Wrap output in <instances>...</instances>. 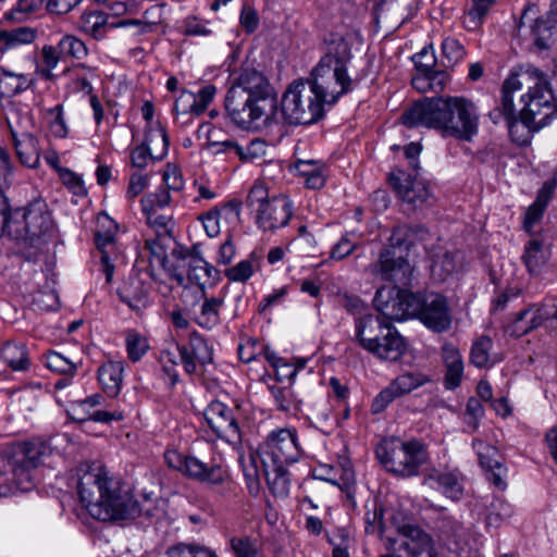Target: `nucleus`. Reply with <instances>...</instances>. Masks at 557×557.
I'll return each instance as SVG.
<instances>
[{"label":"nucleus","instance_id":"f257e3e1","mask_svg":"<svg viewBox=\"0 0 557 557\" xmlns=\"http://www.w3.org/2000/svg\"><path fill=\"white\" fill-rule=\"evenodd\" d=\"M77 475L79 500L94 519L116 522L134 520L141 515L153 516L151 509L143 508L104 467H81L77 469Z\"/></svg>","mask_w":557,"mask_h":557},{"label":"nucleus","instance_id":"f03ea898","mask_svg":"<svg viewBox=\"0 0 557 557\" xmlns=\"http://www.w3.org/2000/svg\"><path fill=\"white\" fill-rule=\"evenodd\" d=\"M408 127L424 126L470 141L479 132L475 104L465 97H434L416 102L401 116Z\"/></svg>","mask_w":557,"mask_h":557},{"label":"nucleus","instance_id":"7ed1b4c3","mask_svg":"<svg viewBox=\"0 0 557 557\" xmlns=\"http://www.w3.org/2000/svg\"><path fill=\"white\" fill-rule=\"evenodd\" d=\"M12 172L8 151L0 147V182L7 181ZM53 230V221L48 205L42 199H36L24 207L9 210L0 196V237L7 234L15 242L34 245L36 239Z\"/></svg>","mask_w":557,"mask_h":557},{"label":"nucleus","instance_id":"20e7f679","mask_svg":"<svg viewBox=\"0 0 557 557\" xmlns=\"http://www.w3.org/2000/svg\"><path fill=\"white\" fill-rule=\"evenodd\" d=\"M520 95V114L540 126H546L557 116V103L548 87L543 73L533 66L520 69L511 73L503 83L500 95L513 100V95Z\"/></svg>","mask_w":557,"mask_h":557},{"label":"nucleus","instance_id":"39448f33","mask_svg":"<svg viewBox=\"0 0 557 557\" xmlns=\"http://www.w3.org/2000/svg\"><path fill=\"white\" fill-rule=\"evenodd\" d=\"M258 454L268 483L274 491L285 494L288 490L286 466L297 461L301 456L297 431L293 428L271 431L259 445Z\"/></svg>","mask_w":557,"mask_h":557},{"label":"nucleus","instance_id":"423d86ee","mask_svg":"<svg viewBox=\"0 0 557 557\" xmlns=\"http://www.w3.org/2000/svg\"><path fill=\"white\" fill-rule=\"evenodd\" d=\"M225 110L231 121L242 129H262L270 126L277 112V99L247 96L243 89L230 88Z\"/></svg>","mask_w":557,"mask_h":557},{"label":"nucleus","instance_id":"0eeeda50","mask_svg":"<svg viewBox=\"0 0 557 557\" xmlns=\"http://www.w3.org/2000/svg\"><path fill=\"white\" fill-rule=\"evenodd\" d=\"M51 446L41 438H33L15 445L7 459L1 458L0 469L9 468L16 490L27 492L34 487L35 472L51 455Z\"/></svg>","mask_w":557,"mask_h":557},{"label":"nucleus","instance_id":"6e6552de","mask_svg":"<svg viewBox=\"0 0 557 557\" xmlns=\"http://www.w3.org/2000/svg\"><path fill=\"white\" fill-rule=\"evenodd\" d=\"M375 454L388 472L404 478L417 475L429 461L426 447L418 440H384L376 446Z\"/></svg>","mask_w":557,"mask_h":557},{"label":"nucleus","instance_id":"1a4fd4ad","mask_svg":"<svg viewBox=\"0 0 557 557\" xmlns=\"http://www.w3.org/2000/svg\"><path fill=\"white\" fill-rule=\"evenodd\" d=\"M247 206L256 212V223L264 232H273L288 224L293 215V202L285 195L269 197L264 183L256 182L246 199Z\"/></svg>","mask_w":557,"mask_h":557},{"label":"nucleus","instance_id":"9d476101","mask_svg":"<svg viewBox=\"0 0 557 557\" xmlns=\"http://www.w3.org/2000/svg\"><path fill=\"white\" fill-rule=\"evenodd\" d=\"M283 119L292 124H312L324 114V103L311 86L302 79L294 81L282 96Z\"/></svg>","mask_w":557,"mask_h":557},{"label":"nucleus","instance_id":"9b49d317","mask_svg":"<svg viewBox=\"0 0 557 557\" xmlns=\"http://www.w3.org/2000/svg\"><path fill=\"white\" fill-rule=\"evenodd\" d=\"M164 460L170 468L180 471L186 478L207 485H223L230 479L226 467L214 459L206 461L191 454L168 449L164 453Z\"/></svg>","mask_w":557,"mask_h":557},{"label":"nucleus","instance_id":"f8f14e48","mask_svg":"<svg viewBox=\"0 0 557 557\" xmlns=\"http://www.w3.org/2000/svg\"><path fill=\"white\" fill-rule=\"evenodd\" d=\"M323 103L333 104L351 90L352 81L347 69L331 64L330 57H322L306 81Z\"/></svg>","mask_w":557,"mask_h":557},{"label":"nucleus","instance_id":"ddd939ff","mask_svg":"<svg viewBox=\"0 0 557 557\" xmlns=\"http://www.w3.org/2000/svg\"><path fill=\"white\" fill-rule=\"evenodd\" d=\"M487 116L493 124L505 121L510 139L518 146L530 145L533 134L543 128L535 122L527 120V116L520 112L517 113L515 101L506 95H500L499 103L488 112Z\"/></svg>","mask_w":557,"mask_h":557},{"label":"nucleus","instance_id":"4468645a","mask_svg":"<svg viewBox=\"0 0 557 557\" xmlns=\"http://www.w3.org/2000/svg\"><path fill=\"white\" fill-rule=\"evenodd\" d=\"M388 181L398 197L411 209H422L435 203V197L429 185L404 171L398 170L392 173Z\"/></svg>","mask_w":557,"mask_h":557},{"label":"nucleus","instance_id":"2eb2a0df","mask_svg":"<svg viewBox=\"0 0 557 557\" xmlns=\"http://www.w3.org/2000/svg\"><path fill=\"white\" fill-rule=\"evenodd\" d=\"M369 270L384 281L401 285H407L411 275V267L404 256V250L391 244L382 250L379 260L370 264Z\"/></svg>","mask_w":557,"mask_h":557},{"label":"nucleus","instance_id":"dca6fc26","mask_svg":"<svg viewBox=\"0 0 557 557\" xmlns=\"http://www.w3.org/2000/svg\"><path fill=\"white\" fill-rule=\"evenodd\" d=\"M211 430L223 441L236 447L242 443V432L232 408L219 400L211 401L205 410Z\"/></svg>","mask_w":557,"mask_h":557},{"label":"nucleus","instance_id":"f3484780","mask_svg":"<svg viewBox=\"0 0 557 557\" xmlns=\"http://www.w3.org/2000/svg\"><path fill=\"white\" fill-rule=\"evenodd\" d=\"M430 381L429 375L422 372H405L398 375L375 396L371 405L372 412L384 411L394 399L411 393Z\"/></svg>","mask_w":557,"mask_h":557},{"label":"nucleus","instance_id":"a211bd4d","mask_svg":"<svg viewBox=\"0 0 557 557\" xmlns=\"http://www.w3.org/2000/svg\"><path fill=\"white\" fill-rule=\"evenodd\" d=\"M181 362L187 374H196L200 368L213 361V349L197 332L189 335L188 343L177 345Z\"/></svg>","mask_w":557,"mask_h":557},{"label":"nucleus","instance_id":"6ab92c4d","mask_svg":"<svg viewBox=\"0 0 557 557\" xmlns=\"http://www.w3.org/2000/svg\"><path fill=\"white\" fill-rule=\"evenodd\" d=\"M421 322L430 330L442 333L451 325V312L447 299L441 294L424 296Z\"/></svg>","mask_w":557,"mask_h":557},{"label":"nucleus","instance_id":"aec40b11","mask_svg":"<svg viewBox=\"0 0 557 557\" xmlns=\"http://www.w3.org/2000/svg\"><path fill=\"white\" fill-rule=\"evenodd\" d=\"M103 219L109 223L106 232L97 231L95 234V240L99 253V271L106 276V283L112 282L115 264L114 261L117 259V251L114 243V234L117 225L109 219L107 214H103L99 221Z\"/></svg>","mask_w":557,"mask_h":557},{"label":"nucleus","instance_id":"412c9836","mask_svg":"<svg viewBox=\"0 0 557 557\" xmlns=\"http://www.w3.org/2000/svg\"><path fill=\"white\" fill-rule=\"evenodd\" d=\"M472 445L476 451L481 467L487 473L488 481H491L498 490L504 491L507 486V482L505 480L507 469L498 449L481 440H474Z\"/></svg>","mask_w":557,"mask_h":557},{"label":"nucleus","instance_id":"4be33fe9","mask_svg":"<svg viewBox=\"0 0 557 557\" xmlns=\"http://www.w3.org/2000/svg\"><path fill=\"white\" fill-rule=\"evenodd\" d=\"M231 88L243 89L245 95L259 99H276L274 90L264 74L249 64L242 66Z\"/></svg>","mask_w":557,"mask_h":557},{"label":"nucleus","instance_id":"5701e85b","mask_svg":"<svg viewBox=\"0 0 557 557\" xmlns=\"http://www.w3.org/2000/svg\"><path fill=\"white\" fill-rule=\"evenodd\" d=\"M148 225L154 231L156 238L146 239V247L151 253L161 258L165 255L164 246L173 237L174 222L172 216L159 214L158 210L144 212Z\"/></svg>","mask_w":557,"mask_h":557},{"label":"nucleus","instance_id":"b1692460","mask_svg":"<svg viewBox=\"0 0 557 557\" xmlns=\"http://www.w3.org/2000/svg\"><path fill=\"white\" fill-rule=\"evenodd\" d=\"M406 349L407 345L404 337L393 325H389L381 335V338L375 341L369 352L383 360L397 361L403 357Z\"/></svg>","mask_w":557,"mask_h":557},{"label":"nucleus","instance_id":"393cba45","mask_svg":"<svg viewBox=\"0 0 557 557\" xmlns=\"http://www.w3.org/2000/svg\"><path fill=\"white\" fill-rule=\"evenodd\" d=\"M406 349L407 345L404 337L393 325H389L381 335V338L375 341L369 352L383 360L397 361L403 357Z\"/></svg>","mask_w":557,"mask_h":557},{"label":"nucleus","instance_id":"a878e982","mask_svg":"<svg viewBox=\"0 0 557 557\" xmlns=\"http://www.w3.org/2000/svg\"><path fill=\"white\" fill-rule=\"evenodd\" d=\"M424 484L438 488L451 500H459L463 495L462 475L454 471H431L424 479Z\"/></svg>","mask_w":557,"mask_h":557},{"label":"nucleus","instance_id":"bb28decb","mask_svg":"<svg viewBox=\"0 0 557 557\" xmlns=\"http://www.w3.org/2000/svg\"><path fill=\"white\" fill-rule=\"evenodd\" d=\"M104 401V398L100 394H94L83 400L76 401L73 410L81 414L79 420H92L96 422H110V421H120L124 419V414L122 411H107L102 409H97V407L101 406Z\"/></svg>","mask_w":557,"mask_h":557},{"label":"nucleus","instance_id":"cd10ccee","mask_svg":"<svg viewBox=\"0 0 557 557\" xmlns=\"http://www.w3.org/2000/svg\"><path fill=\"white\" fill-rule=\"evenodd\" d=\"M373 302L376 310L385 319L392 321L404 320L401 289L395 286L381 287L376 290Z\"/></svg>","mask_w":557,"mask_h":557},{"label":"nucleus","instance_id":"c85d7f7f","mask_svg":"<svg viewBox=\"0 0 557 557\" xmlns=\"http://www.w3.org/2000/svg\"><path fill=\"white\" fill-rule=\"evenodd\" d=\"M552 309L546 305H532L520 311L513 321L512 334L521 336L537 329L545 321L549 322Z\"/></svg>","mask_w":557,"mask_h":557},{"label":"nucleus","instance_id":"c756f323","mask_svg":"<svg viewBox=\"0 0 557 557\" xmlns=\"http://www.w3.org/2000/svg\"><path fill=\"white\" fill-rule=\"evenodd\" d=\"M442 360L445 366V387L455 389L462 381L463 359L459 349L451 343H444L442 348Z\"/></svg>","mask_w":557,"mask_h":557},{"label":"nucleus","instance_id":"7c9ffc66","mask_svg":"<svg viewBox=\"0 0 557 557\" xmlns=\"http://www.w3.org/2000/svg\"><path fill=\"white\" fill-rule=\"evenodd\" d=\"M430 238L431 234L423 225H398L394 227L388 242L392 246L405 251L416 244H422L426 248Z\"/></svg>","mask_w":557,"mask_h":557},{"label":"nucleus","instance_id":"2f4dec72","mask_svg":"<svg viewBox=\"0 0 557 557\" xmlns=\"http://www.w3.org/2000/svg\"><path fill=\"white\" fill-rule=\"evenodd\" d=\"M389 325L377 315L366 314L356 321V338L360 346L369 351Z\"/></svg>","mask_w":557,"mask_h":557},{"label":"nucleus","instance_id":"473e14b6","mask_svg":"<svg viewBox=\"0 0 557 557\" xmlns=\"http://www.w3.org/2000/svg\"><path fill=\"white\" fill-rule=\"evenodd\" d=\"M438 541L450 552H457L462 536V524L451 516L441 513L434 522Z\"/></svg>","mask_w":557,"mask_h":557},{"label":"nucleus","instance_id":"72a5a7b5","mask_svg":"<svg viewBox=\"0 0 557 557\" xmlns=\"http://www.w3.org/2000/svg\"><path fill=\"white\" fill-rule=\"evenodd\" d=\"M124 366L121 361H108L98 369V381L109 397H116L123 382Z\"/></svg>","mask_w":557,"mask_h":557},{"label":"nucleus","instance_id":"f704fd0d","mask_svg":"<svg viewBox=\"0 0 557 557\" xmlns=\"http://www.w3.org/2000/svg\"><path fill=\"white\" fill-rule=\"evenodd\" d=\"M187 275L190 283L199 286L202 289L207 285H211L218 280L219 272L201 256L191 255L188 261Z\"/></svg>","mask_w":557,"mask_h":557},{"label":"nucleus","instance_id":"c9c22d12","mask_svg":"<svg viewBox=\"0 0 557 557\" xmlns=\"http://www.w3.org/2000/svg\"><path fill=\"white\" fill-rule=\"evenodd\" d=\"M9 127L21 163L28 168H35L39 162V154L36 150V138L29 133L18 135L11 125H9Z\"/></svg>","mask_w":557,"mask_h":557},{"label":"nucleus","instance_id":"e433bc0d","mask_svg":"<svg viewBox=\"0 0 557 557\" xmlns=\"http://www.w3.org/2000/svg\"><path fill=\"white\" fill-rule=\"evenodd\" d=\"M108 15L101 11L84 12L77 22V28L96 40L106 37L110 24Z\"/></svg>","mask_w":557,"mask_h":557},{"label":"nucleus","instance_id":"4c0bfd02","mask_svg":"<svg viewBox=\"0 0 557 557\" xmlns=\"http://www.w3.org/2000/svg\"><path fill=\"white\" fill-rule=\"evenodd\" d=\"M550 251L540 237L531 238L524 248L523 262L530 273H537L548 261Z\"/></svg>","mask_w":557,"mask_h":557},{"label":"nucleus","instance_id":"58836bf2","mask_svg":"<svg viewBox=\"0 0 557 557\" xmlns=\"http://www.w3.org/2000/svg\"><path fill=\"white\" fill-rule=\"evenodd\" d=\"M242 202L238 200H231L226 202L222 209L213 207L209 211L202 213L198 219L202 222L203 228L209 237H215L220 234V218L222 211L233 213L235 218H239Z\"/></svg>","mask_w":557,"mask_h":557},{"label":"nucleus","instance_id":"ea45409f","mask_svg":"<svg viewBox=\"0 0 557 557\" xmlns=\"http://www.w3.org/2000/svg\"><path fill=\"white\" fill-rule=\"evenodd\" d=\"M144 146L152 153V161L162 160L169 151V137L166 129L160 123L150 125L146 131Z\"/></svg>","mask_w":557,"mask_h":557},{"label":"nucleus","instance_id":"a19ab883","mask_svg":"<svg viewBox=\"0 0 557 557\" xmlns=\"http://www.w3.org/2000/svg\"><path fill=\"white\" fill-rule=\"evenodd\" d=\"M119 295L121 300L135 311H140L149 304L148 288L137 278L120 289Z\"/></svg>","mask_w":557,"mask_h":557},{"label":"nucleus","instance_id":"79ce46f5","mask_svg":"<svg viewBox=\"0 0 557 557\" xmlns=\"http://www.w3.org/2000/svg\"><path fill=\"white\" fill-rule=\"evenodd\" d=\"M296 170L305 178L308 188L319 189L325 184V164L318 160H299Z\"/></svg>","mask_w":557,"mask_h":557},{"label":"nucleus","instance_id":"37998d69","mask_svg":"<svg viewBox=\"0 0 557 557\" xmlns=\"http://www.w3.org/2000/svg\"><path fill=\"white\" fill-rule=\"evenodd\" d=\"M61 61L64 60L57 49V46L45 45L40 50V61L37 63L36 72L41 78L46 81H53L55 78L53 71L58 67Z\"/></svg>","mask_w":557,"mask_h":557},{"label":"nucleus","instance_id":"c03bdc74","mask_svg":"<svg viewBox=\"0 0 557 557\" xmlns=\"http://www.w3.org/2000/svg\"><path fill=\"white\" fill-rule=\"evenodd\" d=\"M30 85V79L24 74L13 73L0 66V95L12 97L24 90Z\"/></svg>","mask_w":557,"mask_h":557},{"label":"nucleus","instance_id":"a18cd8bd","mask_svg":"<svg viewBox=\"0 0 557 557\" xmlns=\"http://www.w3.org/2000/svg\"><path fill=\"white\" fill-rule=\"evenodd\" d=\"M0 358L13 370L28 369L29 359L23 344L8 342L0 348Z\"/></svg>","mask_w":557,"mask_h":557},{"label":"nucleus","instance_id":"49530a36","mask_svg":"<svg viewBox=\"0 0 557 557\" xmlns=\"http://www.w3.org/2000/svg\"><path fill=\"white\" fill-rule=\"evenodd\" d=\"M224 304L221 297L206 298L200 312L196 315V323L203 329L211 330L220 323V309Z\"/></svg>","mask_w":557,"mask_h":557},{"label":"nucleus","instance_id":"de8ad7c7","mask_svg":"<svg viewBox=\"0 0 557 557\" xmlns=\"http://www.w3.org/2000/svg\"><path fill=\"white\" fill-rule=\"evenodd\" d=\"M270 392L274 398L278 410L296 414L300 411L301 400L295 395L290 386H270Z\"/></svg>","mask_w":557,"mask_h":557},{"label":"nucleus","instance_id":"09e8293b","mask_svg":"<svg viewBox=\"0 0 557 557\" xmlns=\"http://www.w3.org/2000/svg\"><path fill=\"white\" fill-rule=\"evenodd\" d=\"M323 57H330L332 65L347 69V64L351 60L350 44L343 36L332 35L327 52Z\"/></svg>","mask_w":557,"mask_h":557},{"label":"nucleus","instance_id":"8fccbe9b","mask_svg":"<svg viewBox=\"0 0 557 557\" xmlns=\"http://www.w3.org/2000/svg\"><path fill=\"white\" fill-rule=\"evenodd\" d=\"M554 32L557 33L550 12L546 18L539 17L531 25V36L534 45L543 50L548 49Z\"/></svg>","mask_w":557,"mask_h":557},{"label":"nucleus","instance_id":"3c124183","mask_svg":"<svg viewBox=\"0 0 557 557\" xmlns=\"http://www.w3.org/2000/svg\"><path fill=\"white\" fill-rule=\"evenodd\" d=\"M62 59L83 60L88 54V48L78 37L65 34L55 45Z\"/></svg>","mask_w":557,"mask_h":557},{"label":"nucleus","instance_id":"603ef678","mask_svg":"<svg viewBox=\"0 0 557 557\" xmlns=\"http://www.w3.org/2000/svg\"><path fill=\"white\" fill-rule=\"evenodd\" d=\"M42 116L48 124L50 133L57 138H65L69 135V126L64 117L63 104L44 109Z\"/></svg>","mask_w":557,"mask_h":557},{"label":"nucleus","instance_id":"864d4df0","mask_svg":"<svg viewBox=\"0 0 557 557\" xmlns=\"http://www.w3.org/2000/svg\"><path fill=\"white\" fill-rule=\"evenodd\" d=\"M493 348V342L491 337L486 335H481L478 337L470 350V362L476 368H485L491 367V356L490 352Z\"/></svg>","mask_w":557,"mask_h":557},{"label":"nucleus","instance_id":"5fc2aeb1","mask_svg":"<svg viewBox=\"0 0 557 557\" xmlns=\"http://www.w3.org/2000/svg\"><path fill=\"white\" fill-rule=\"evenodd\" d=\"M268 148V143L264 139L253 138L245 145L239 144L236 157L242 162H255L265 157Z\"/></svg>","mask_w":557,"mask_h":557},{"label":"nucleus","instance_id":"6e6d98bb","mask_svg":"<svg viewBox=\"0 0 557 557\" xmlns=\"http://www.w3.org/2000/svg\"><path fill=\"white\" fill-rule=\"evenodd\" d=\"M457 269L456 255L445 252L441 258L433 261L431 275L437 282L446 281Z\"/></svg>","mask_w":557,"mask_h":557},{"label":"nucleus","instance_id":"4d7b16f0","mask_svg":"<svg viewBox=\"0 0 557 557\" xmlns=\"http://www.w3.org/2000/svg\"><path fill=\"white\" fill-rule=\"evenodd\" d=\"M230 547L235 557H264L257 542L249 536H232Z\"/></svg>","mask_w":557,"mask_h":557},{"label":"nucleus","instance_id":"13d9d810","mask_svg":"<svg viewBox=\"0 0 557 557\" xmlns=\"http://www.w3.org/2000/svg\"><path fill=\"white\" fill-rule=\"evenodd\" d=\"M258 265V260L251 256L226 269L225 276L231 282L245 283L253 275Z\"/></svg>","mask_w":557,"mask_h":557},{"label":"nucleus","instance_id":"bf43d9fd","mask_svg":"<svg viewBox=\"0 0 557 557\" xmlns=\"http://www.w3.org/2000/svg\"><path fill=\"white\" fill-rule=\"evenodd\" d=\"M166 557H219L218 554L202 545L198 544H177L170 547L166 552Z\"/></svg>","mask_w":557,"mask_h":557},{"label":"nucleus","instance_id":"052dcab7","mask_svg":"<svg viewBox=\"0 0 557 557\" xmlns=\"http://www.w3.org/2000/svg\"><path fill=\"white\" fill-rule=\"evenodd\" d=\"M442 54L445 66H454L465 59L466 49L458 39L446 37L442 41Z\"/></svg>","mask_w":557,"mask_h":557},{"label":"nucleus","instance_id":"680f3d73","mask_svg":"<svg viewBox=\"0 0 557 557\" xmlns=\"http://www.w3.org/2000/svg\"><path fill=\"white\" fill-rule=\"evenodd\" d=\"M44 360L46 367L53 372L70 375L76 373L77 363L57 351H48L46 355H44Z\"/></svg>","mask_w":557,"mask_h":557},{"label":"nucleus","instance_id":"e2e57ef3","mask_svg":"<svg viewBox=\"0 0 557 557\" xmlns=\"http://www.w3.org/2000/svg\"><path fill=\"white\" fill-rule=\"evenodd\" d=\"M327 541L333 547V557H349L352 537L347 529L339 528L327 534Z\"/></svg>","mask_w":557,"mask_h":557},{"label":"nucleus","instance_id":"0e129e2a","mask_svg":"<svg viewBox=\"0 0 557 557\" xmlns=\"http://www.w3.org/2000/svg\"><path fill=\"white\" fill-rule=\"evenodd\" d=\"M149 345L146 337L136 332H128L126 335L127 357L133 362L139 361L148 351Z\"/></svg>","mask_w":557,"mask_h":557},{"label":"nucleus","instance_id":"69168bd1","mask_svg":"<svg viewBox=\"0 0 557 557\" xmlns=\"http://www.w3.org/2000/svg\"><path fill=\"white\" fill-rule=\"evenodd\" d=\"M401 301L404 320L413 317L420 318L421 311L423 309L424 297L409 293L407 290H401Z\"/></svg>","mask_w":557,"mask_h":557},{"label":"nucleus","instance_id":"338daca9","mask_svg":"<svg viewBox=\"0 0 557 557\" xmlns=\"http://www.w3.org/2000/svg\"><path fill=\"white\" fill-rule=\"evenodd\" d=\"M171 202V195L168 189H160L154 193L147 194L140 200L143 212L150 210H158L169 206Z\"/></svg>","mask_w":557,"mask_h":557},{"label":"nucleus","instance_id":"774afa93","mask_svg":"<svg viewBox=\"0 0 557 557\" xmlns=\"http://www.w3.org/2000/svg\"><path fill=\"white\" fill-rule=\"evenodd\" d=\"M366 532L368 534L379 533L381 536L385 533L383 523V508L377 504H373V509L366 512L364 516Z\"/></svg>","mask_w":557,"mask_h":557}]
</instances>
